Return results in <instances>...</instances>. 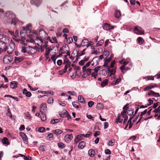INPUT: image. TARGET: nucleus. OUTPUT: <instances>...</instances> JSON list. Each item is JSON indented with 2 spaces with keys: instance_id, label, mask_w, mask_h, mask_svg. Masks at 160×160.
Listing matches in <instances>:
<instances>
[{
  "instance_id": "f257e3e1",
  "label": "nucleus",
  "mask_w": 160,
  "mask_h": 160,
  "mask_svg": "<svg viewBox=\"0 0 160 160\" xmlns=\"http://www.w3.org/2000/svg\"><path fill=\"white\" fill-rule=\"evenodd\" d=\"M48 35L43 30H41L39 32L38 37H36V40L38 41H40V43H43V39L45 38Z\"/></svg>"
},
{
  "instance_id": "f03ea898",
  "label": "nucleus",
  "mask_w": 160,
  "mask_h": 160,
  "mask_svg": "<svg viewBox=\"0 0 160 160\" xmlns=\"http://www.w3.org/2000/svg\"><path fill=\"white\" fill-rule=\"evenodd\" d=\"M15 17V15L11 12L7 11L5 14V18L7 20L8 23H10L11 19H12Z\"/></svg>"
},
{
  "instance_id": "7ed1b4c3",
  "label": "nucleus",
  "mask_w": 160,
  "mask_h": 160,
  "mask_svg": "<svg viewBox=\"0 0 160 160\" xmlns=\"http://www.w3.org/2000/svg\"><path fill=\"white\" fill-rule=\"evenodd\" d=\"M67 55H65L63 58V64L65 65L64 69L63 70V72H66L68 68V70L70 71V62L67 58Z\"/></svg>"
},
{
  "instance_id": "20e7f679",
  "label": "nucleus",
  "mask_w": 160,
  "mask_h": 160,
  "mask_svg": "<svg viewBox=\"0 0 160 160\" xmlns=\"http://www.w3.org/2000/svg\"><path fill=\"white\" fill-rule=\"evenodd\" d=\"M69 47L67 44H65L64 46L61 48L59 50V52L62 53H64L67 52V55L69 56V58H70V53L69 52Z\"/></svg>"
},
{
  "instance_id": "39448f33",
  "label": "nucleus",
  "mask_w": 160,
  "mask_h": 160,
  "mask_svg": "<svg viewBox=\"0 0 160 160\" xmlns=\"http://www.w3.org/2000/svg\"><path fill=\"white\" fill-rule=\"evenodd\" d=\"M5 33V32L3 33L0 34V42L8 43L9 42V39L8 37L4 34Z\"/></svg>"
},
{
  "instance_id": "423d86ee",
  "label": "nucleus",
  "mask_w": 160,
  "mask_h": 160,
  "mask_svg": "<svg viewBox=\"0 0 160 160\" xmlns=\"http://www.w3.org/2000/svg\"><path fill=\"white\" fill-rule=\"evenodd\" d=\"M15 44L13 42H11L9 46L7 47L6 50L8 53L10 54L12 53L15 48Z\"/></svg>"
},
{
  "instance_id": "0eeeda50",
  "label": "nucleus",
  "mask_w": 160,
  "mask_h": 160,
  "mask_svg": "<svg viewBox=\"0 0 160 160\" xmlns=\"http://www.w3.org/2000/svg\"><path fill=\"white\" fill-rule=\"evenodd\" d=\"M94 64L93 60L88 61L85 65L82 67V69L85 70L86 68H92V67L94 66Z\"/></svg>"
},
{
  "instance_id": "6e6552de",
  "label": "nucleus",
  "mask_w": 160,
  "mask_h": 160,
  "mask_svg": "<svg viewBox=\"0 0 160 160\" xmlns=\"http://www.w3.org/2000/svg\"><path fill=\"white\" fill-rule=\"evenodd\" d=\"M12 60V58L9 56H6L3 58V62L4 63L7 64L11 62Z\"/></svg>"
},
{
  "instance_id": "1a4fd4ad",
  "label": "nucleus",
  "mask_w": 160,
  "mask_h": 160,
  "mask_svg": "<svg viewBox=\"0 0 160 160\" xmlns=\"http://www.w3.org/2000/svg\"><path fill=\"white\" fill-rule=\"evenodd\" d=\"M135 32L138 34H142L144 33V30L141 27L136 26L134 28Z\"/></svg>"
},
{
  "instance_id": "9d476101",
  "label": "nucleus",
  "mask_w": 160,
  "mask_h": 160,
  "mask_svg": "<svg viewBox=\"0 0 160 160\" xmlns=\"http://www.w3.org/2000/svg\"><path fill=\"white\" fill-rule=\"evenodd\" d=\"M7 43L4 42H0V53L1 51L2 52L6 51V50Z\"/></svg>"
},
{
  "instance_id": "9b49d317",
  "label": "nucleus",
  "mask_w": 160,
  "mask_h": 160,
  "mask_svg": "<svg viewBox=\"0 0 160 160\" xmlns=\"http://www.w3.org/2000/svg\"><path fill=\"white\" fill-rule=\"evenodd\" d=\"M79 56V55L78 54V51L76 50H74L71 54V59L73 60L75 59L76 60L78 59V58Z\"/></svg>"
},
{
  "instance_id": "f8f14e48",
  "label": "nucleus",
  "mask_w": 160,
  "mask_h": 160,
  "mask_svg": "<svg viewBox=\"0 0 160 160\" xmlns=\"http://www.w3.org/2000/svg\"><path fill=\"white\" fill-rule=\"evenodd\" d=\"M81 45L82 47L86 46L87 47L90 45L87 39L83 40L81 43Z\"/></svg>"
},
{
  "instance_id": "ddd939ff",
  "label": "nucleus",
  "mask_w": 160,
  "mask_h": 160,
  "mask_svg": "<svg viewBox=\"0 0 160 160\" xmlns=\"http://www.w3.org/2000/svg\"><path fill=\"white\" fill-rule=\"evenodd\" d=\"M28 54H33L37 52L36 49L33 48V47L29 46L28 47Z\"/></svg>"
},
{
  "instance_id": "4468645a",
  "label": "nucleus",
  "mask_w": 160,
  "mask_h": 160,
  "mask_svg": "<svg viewBox=\"0 0 160 160\" xmlns=\"http://www.w3.org/2000/svg\"><path fill=\"white\" fill-rule=\"evenodd\" d=\"M22 93L25 95L26 97H30L32 95L31 93L29 91H28L27 90L24 88L22 91Z\"/></svg>"
},
{
  "instance_id": "2eb2a0df",
  "label": "nucleus",
  "mask_w": 160,
  "mask_h": 160,
  "mask_svg": "<svg viewBox=\"0 0 160 160\" xmlns=\"http://www.w3.org/2000/svg\"><path fill=\"white\" fill-rule=\"evenodd\" d=\"M19 134L24 141L28 142L27 137L24 133L21 132Z\"/></svg>"
},
{
  "instance_id": "dca6fc26",
  "label": "nucleus",
  "mask_w": 160,
  "mask_h": 160,
  "mask_svg": "<svg viewBox=\"0 0 160 160\" xmlns=\"http://www.w3.org/2000/svg\"><path fill=\"white\" fill-rule=\"evenodd\" d=\"M26 28L24 27L22 28V29L21 31L20 32V35L22 37H25L27 34Z\"/></svg>"
},
{
  "instance_id": "f3484780",
  "label": "nucleus",
  "mask_w": 160,
  "mask_h": 160,
  "mask_svg": "<svg viewBox=\"0 0 160 160\" xmlns=\"http://www.w3.org/2000/svg\"><path fill=\"white\" fill-rule=\"evenodd\" d=\"M82 71L83 72H85L87 75L89 76H90L91 74V71L92 70V69L91 68H87L86 69H82Z\"/></svg>"
},
{
  "instance_id": "a211bd4d",
  "label": "nucleus",
  "mask_w": 160,
  "mask_h": 160,
  "mask_svg": "<svg viewBox=\"0 0 160 160\" xmlns=\"http://www.w3.org/2000/svg\"><path fill=\"white\" fill-rule=\"evenodd\" d=\"M60 116L61 117H68V119H69V115L68 113V112L66 110H64L62 111V114H59Z\"/></svg>"
},
{
  "instance_id": "6ab92c4d",
  "label": "nucleus",
  "mask_w": 160,
  "mask_h": 160,
  "mask_svg": "<svg viewBox=\"0 0 160 160\" xmlns=\"http://www.w3.org/2000/svg\"><path fill=\"white\" fill-rule=\"evenodd\" d=\"M18 82L16 81H12L11 82L10 87L12 89H15L17 87Z\"/></svg>"
},
{
  "instance_id": "aec40b11",
  "label": "nucleus",
  "mask_w": 160,
  "mask_h": 160,
  "mask_svg": "<svg viewBox=\"0 0 160 160\" xmlns=\"http://www.w3.org/2000/svg\"><path fill=\"white\" fill-rule=\"evenodd\" d=\"M31 3L37 6H38L41 3L40 0H32L31 2Z\"/></svg>"
},
{
  "instance_id": "412c9836",
  "label": "nucleus",
  "mask_w": 160,
  "mask_h": 160,
  "mask_svg": "<svg viewBox=\"0 0 160 160\" xmlns=\"http://www.w3.org/2000/svg\"><path fill=\"white\" fill-rule=\"evenodd\" d=\"M28 47H25L22 46L21 48V51L23 53H27L28 54Z\"/></svg>"
},
{
  "instance_id": "4be33fe9",
  "label": "nucleus",
  "mask_w": 160,
  "mask_h": 160,
  "mask_svg": "<svg viewBox=\"0 0 160 160\" xmlns=\"http://www.w3.org/2000/svg\"><path fill=\"white\" fill-rule=\"evenodd\" d=\"M47 108V105L45 103H43L42 104V106L40 108V111L41 112H43V111L46 110Z\"/></svg>"
},
{
  "instance_id": "5701e85b",
  "label": "nucleus",
  "mask_w": 160,
  "mask_h": 160,
  "mask_svg": "<svg viewBox=\"0 0 160 160\" xmlns=\"http://www.w3.org/2000/svg\"><path fill=\"white\" fill-rule=\"evenodd\" d=\"M103 29L106 30H110L113 28L112 26H111L108 23H105L103 27Z\"/></svg>"
},
{
  "instance_id": "b1692460",
  "label": "nucleus",
  "mask_w": 160,
  "mask_h": 160,
  "mask_svg": "<svg viewBox=\"0 0 160 160\" xmlns=\"http://www.w3.org/2000/svg\"><path fill=\"white\" fill-rule=\"evenodd\" d=\"M23 57H15L14 61L16 63H18L22 61L23 59Z\"/></svg>"
},
{
  "instance_id": "393cba45",
  "label": "nucleus",
  "mask_w": 160,
  "mask_h": 160,
  "mask_svg": "<svg viewBox=\"0 0 160 160\" xmlns=\"http://www.w3.org/2000/svg\"><path fill=\"white\" fill-rule=\"evenodd\" d=\"M18 20L17 18H16L15 17L12 19H11L10 22L9 23L11 24H13L14 25H16L17 23L18 22Z\"/></svg>"
},
{
  "instance_id": "a878e982",
  "label": "nucleus",
  "mask_w": 160,
  "mask_h": 160,
  "mask_svg": "<svg viewBox=\"0 0 160 160\" xmlns=\"http://www.w3.org/2000/svg\"><path fill=\"white\" fill-rule=\"evenodd\" d=\"M85 146V142L84 141L80 142L78 145V148L80 149H82Z\"/></svg>"
},
{
  "instance_id": "bb28decb",
  "label": "nucleus",
  "mask_w": 160,
  "mask_h": 160,
  "mask_svg": "<svg viewBox=\"0 0 160 160\" xmlns=\"http://www.w3.org/2000/svg\"><path fill=\"white\" fill-rule=\"evenodd\" d=\"M147 112V110L146 109L144 111H143V112H142L141 113L140 115V118L139 119L138 122H137V123H138V122H139L141 121V119L142 118V116L143 115H144Z\"/></svg>"
},
{
  "instance_id": "cd10ccee",
  "label": "nucleus",
  "mask_w": 160,
  "mask_h": 160,
  "mask_svg": "<svg viewBox=\"0 0 160 160\" xmlns=\"http://www.w3.org/2000/svg\"><path fill=\"white\" fill-rule=\"evenodd\" d=\"M2 142L3 144L9 145V142L8 141V139L6 137L3 138L2 140Z\"/></svg>"
},
{
  "instance_id": "c85d7f7f",
  "label": "nucleus",
  "mask_w": 160,
  "mask_h": 160,
  "mask_svg": "<svg viewBox=\"0 0 160 160\" xmlns=\"http://www.w3.org/2000/svg\"><path fill=\"white\" fill-rule=\"evenodd\" d=\"M78 101L81 103H83L85 102L83 98L81 95L78 96Z\"/></svg>"
},
{
  "instance_id": "c756f323",
  "label": "nucleus",
  "mask_w": 160,
  "mask_h": 160,
  "mask_svg": "<svg viewBox=\"0 0 160 160\" xmlns=\"http://www.w3.org/2000/svg\"><path fill=\"white\" fill-rule=\"evenodd\" d=\"M89 156L91 157H93L95 154V152L94 149H91L89 150L88 152Z\"/></svg>"
},
{
  "instance_id": "7c9ffc66",
  "label": "nucleus",
  "mask_w": 160,
  "mask_h": 160,
  "mask_svg": "<svg viewBox=\"0 0 160 160\" xmlns=\"http://www.w3.org/2000/svg\"><path fill=\"white\" fill-rule=\"evenodd\" d=\"M52 132L56 135H59L62 133V131L59 129H57L52 131Z\"/></svg>"
},
{
  "instance_id": "2f4dec72",
  "label": "nucleus",
  "mask_w": 160,
  "mask_h": 160,
  "mask_svg": "<svg viewBox=\"0 0 160 160\" xmlns=\"http://www.w3.org/2000/svg\"><path fill=\"white\" fill-rule=\"evenodd\" d=\"M47 39L49 41L52 43H53L54 42H55L56 43H57V39L55 37L53 38H52V39H51L50 38V37H48L47 38Z\"/></svg>"
},
{
  "instance_id": "473e14b6",
  "label": "nucleus",
  "mask_w": 160,
  "mask_h": 160,
  "mask_svg": "<svg viewBox=\"0 0 160 160\" xmlns=\"http://www.w3.org/2000/svg\"><path fill=\"white\" fill-rule=\"evenodd\" d=\"M122 120V119L121 118V116L119 114L118 117L116 119V122L117 123L118 122L121 123Z\"/></svg>"
},
{
  "instance_id": "72a5a7b5",
  "label": "nucleus",
  "mask_w": 160,
  "mask_h": 160,
  "mask_svg": "<svg viewBox=\"0 0 160 160\" xmlns=\"http://www.w3.org/2000/svg\"><path fill=\"white\" fill-rule=\"evenodd\" d=\"M52 50V49L51 47H48V48H47L45 52V53L46 54V55L48 56L50 51Z\"/></svg>"
},
{
  "instance_id": "f704fd0d",
  "label": "nucleus",
  "mask_w": 160,
  "mask_h": 160,
  "mask_svg": "<svg viewBox=\"0 0 160 160\" xmlns=\"http://www.w3.org/2000/svg\"><path fill=\"white\" fill-rule=\"evenodd\" d=\"M116 17L117 18H118L121 15V12L119 10H116L115 14Z\"/></svg>"
},
{
  "instance_id": "c9c22d12",
  "label": "nucleus",
  "mask_w": 160,
  "mask_h": 160,
  "mask_svg": "<svg viewBox=\"0 0 160 160\" xmlns=\"http://www.w3.org/2000/svg\"><path fill=\"white\" fill-rule=\"evenodd\" d=\"M97 108L99 109H102L103 108V105L101 103H98L97 104Z\"/></svg>"
},
{
  "instance_id": "e433bc0d",
  "label": "nucleus",
  "mask_w": 160,
  "mask_h": 160,
  "mask_svg": "<svg viewBox=\"0 0 160 160\" xmlns=\"http://www.w3.org/2000/svg\"><path fill=\"white\" fill-rule=\"evenodd\" d=\"M72 105L76 108H78L80 106V104L77 102H72Z\"/></svg>"
},
{
  "instance_id": "4c0bfd02",
  "label": "nucleus",
  "mask_w": 160,
  "mask_h": 160,
  "mask_svg": "<svg viewBox=\"0 0 160 160\" xmlns=\"http://www.w3.org/2000/svg\"><path fill=\"white\" fill-rule=\"evenodd\" d=\"M40 117L42 121H44L46 120V116L43 113V112H42V114L41 115Z\"/></svg>"
},
{
  "instance_id": "58836bf2",
  "label": "nucleus",
  "mask_w": 160,
  "mask_h": 160,
  "mask_svg": "<svg viewBox=\"0 0 160 160\" xmlns=\"http://www.w3.org/2000/svg\"><path fill=\"white\" fill-rule=\"evenodd\" d=\"M120 116H122L123 118H128V117L126 114V111L125 110H124L123 112H121Z\"/></svg>"
},
{
  "instance_id": "ea45409f",
  "label": "nucleus",
  "mask_w": 160,
  "mask_h": 160,
  "mask_svg": "<svg viewBox=\"0 0 160 160\" xmlns=\"http://www.w3.org/2000/svg\"><path fill=\"white\" fill-rule=\"evenodd\" d=\"M121 81V78H119L118 79H117L113 82V85H116L118 84Z\"/></svg>"
},
{
  "instance_id": "a19ab883",
  "label": "nucleus",
  "mask_w": 160,
  "mask_h": 160,
  "mask_svg": "<svg viewBox=\"0 0 160 160\" xmlns=\"http://www.w3.org/2000/svg\"><path fill=\"white\" fill-rule=\"evenodd\" d=\"M137 40L138 41V43L139 44H142L143 42H144V39L141 37H138Z\"/></svg>"
},
{
  "instance_id": "79ce46f5",
  "label": "nucleus",
  "mask_w": 160,
  "mask_h": 160,
  "mask_svg": "<svg viewBox=\"0 0 160 160\" xmlns=\"http://www.w3.org/2000/svg\"><path fill=\"white\" fill-rule=\"evenodd\" d=\"M104 43V41L103 40H101L99 41L96 44V47L102 45Z\"/></svg>"
},
{
  "instance_id": "37998d69",
  "label": "nucleus",
  "mask_w": 160,
  "mask_h": 160,
  "mask_svg": "<svg viewBox=\"0 0 160 160\" xmlns=\"http://www.w3.org/2000/svg\"><path fill=\"white\" fill-rule=\"evenodd\" d=\"M108 84V80H105L103 81L101 83V86L102 87H104L106 86Z\"/></svg>"
},
{
  "instance_id": "c03bdc74",
  "label": "nucleus",
  "mask_w": 160,
  "mask_h": 160,
  "mask_svg": "<svg viewBox=\"0 0 160 160\" xmlns=\"http://www.w3.org/2000/svg\"><path fill=\"white\" fill-rule=\"evenodd\" d=\"M134 113V110L132 109H131L129 110L128 109L127 112L129 116L132 115Z\"/></svg>"
},
{
  "instance_id": "a18cd8bd",
  "label": "nucleus",
  "mask_w": 160,
  "mask_h": 160,
  "mask_svg": "<svg viewBox=\"0 0 160 160\" xmlns=\"http://www.w3.org/2000/svg\"><path fill=\"white\" fill-rule=\"evenodd\" d=\"M59 121V119H55L52 120L50 122V123L52 124H54L57 123Z\"/></svg>"
},
{
  "instance_id": "49530a36",
  "label": "nucleus",
  "mask_w": 160,
  "mask_h": 160,
  "mask_svg": "<svg viewBox=\"0 0 160 160\" xmlns=\"http://www.w3.org/2000/svg\"><path fill=\"white\" fill-rule=\"evenodd\" d=\"M46 147L45 145H41L39 148L40 150L42 151H44L45 150Z\"/></svg>"
},
{
  "instance_id": "de8ad7c7",
  "label": "nucleus",
  "mask_w": 160,
  "mask_h": 160,
  "mask_svg": "<svg viewBox=\"0 0 160 160\" xmlns=\"http://www.w3.org/2000/svg\"><path fill=\"white\" fill-rule=\"evenodd\" d=\"M58 147L61 148H64L65 147V145L62 142H59L58 143Z\"/></svg>"
},
{
  "instance_id": "09e8293b",
  "label": "nucleus",
  "mask_w": 160,
  "mask_h": 160,
  "mask_svg": "<svg viewBox=\"0 0 160 160\" xmlns=\"http://www.w3.org/2000/svg\"><path fill=\"white\" fill-rule=\"evenodd\" d=\"M53 100L52 97H49L48 100V102L49 104H51L53 102Z\"/></svg>"
},
{
  "instance_id": "8fccbe9b",
  "label": "nucleus",
  "mask_w": 160,
  "mask_h": 160,
  "mask_svg": "<svg viewBox=\"0 0 160 160\" xmlns=\"http://www.w3.org/2000/svg\"><path fill=\"white\" fill-rule=\"evenodd\" d=\"M28 86L30 88V89L32 91H36L38 89V88H33V87H32L29 84H28Z\"/></svg>"
},
{
  "instance_id": "3c124183",
  "label": "nucleus",
  "mask_w": 160,
  "mask_h": 160,
  "mask_svg": "<svg viewBox=\"0 0 160 160\" xmlns=\"http://www.w3.org/2000/svg\"><path fill=\"white\" fill-rule=\"evenodd\" d=\"M46 95H48L49 94H51L52 95H53V93L52 91L51 90H49L48 91H45V93Z\"/></svg>"
},
{
  "instance_id": "603ef678",
  "label": "nucleus",
  "mask_w": 160,
  "mask_h": 160,
  "mask_svg": "<svg viewBox=\"0 0 160 160\" xmlns=\"http://www.w3.org/2000/svg\"><path fill=\"white\" fill-rule=\"evenodd\" d=\"M94 102L93 101H89L88 102V105L89 107H91L94 105Z\"/></svg>"
},
{
  "instance_id": "864d4df0",
  "label": "nucleus",
  "mask_w": 160,
  "mask_h": 160,
  "mask_svg": "<svg viewBox=\"0 0 160 160\" xmlns=\"http://www.w3.org/2000/svg\"><path fill=\"white\" fill-rule=\"evenodd\" d=\"M28 37H29L30 39L32 40H33V38L34 37V36L33 34H30L28 35Z\"/></svg>"
},
{
  "instance_id": "5fc2aeb1",
  "label": "nucleus",
  "mask_w": 160,
  "mask_h": 160,
  "mask_svg": "<svg viewBox=\"0 0 160 160\" xmlns=\"http://www.w3.org/2000/svg\"><path fill=\"white\" fill-rule=\"evenodd\" d=\"M109 52L108 51H105L103 53V55L105 56V58L108 57L109 55Z\"/></svg>"
},
{
  "instance_id": "6e6d98bb",
  "label": "nucleus",
  "mask_w": 160,
  "mask_h": 160,
  "mask_svg": "<svg viewBox=\"0 0 160 160\" xmlns=\"http://www.w3.org/2000/svg\"><path fill=\"white\" fill-rule=\"evenodd\" d=\"M15 41L17 42H20V43L22 44H23L25 46L27 45V44L26 43H25L23 42L22 41H21V40L19 39H16Z\"/></svg>"
},
{
  "instance_id": "4d7b16f0",
  "label": "nucleus",
  "mask_w": 160,
  "mask_h": 160,
  "mask_svg": "<svg viewBox=\"0 0 160 160\" xmlns=\"http://www.w3.org/2000/svg\"><path fill=\"white\" fill-rule=\"evenodd\" d=\"M101 67L100 66H97L94 68L93 69L94 72L96 73H98Z\"/></svg>"
},
{
  "instance_id": "13d9d810",
  "label": "nucleus",
  "mask_w": 160,
  "mask_h": 160,
  "mask_svg": "<svg viewBox=\"0 0 160 160\" xmlns=\"http://www.w3.org/2000/svg\"><path fill=\"white\" fill-rule=\"evenodd\" d=\"M82 135V134H80V135H78L77 136V138H78V140L81 141L82 140L83 138V137L81 135Z\"/></svg>"
},
{
  "instance_id": "bf43d9fd",
  "label": "nucleus",
  "mask_w": 160,
  "mask_h": 160,
  "mask_svg": "<svg viewBox=\"0 0 160 160\" xmlns=\"http://www.w3.org/2000/svg\"><path fill=\"white\" fill-rule=\"evenodd\" d=\"M91 75L92 77H94V78H96L97 76H98L97 73H96L95 72L91 74Z\"/></svg>"
},
{
  "instance_id": "052dcab7",
  "label": "nucleus",
  "mask_w": 160,
  "mask_h": 160,
  "mask_svg": "<svg viewBox=\"0 0 160 160\" xmlns=\"http://www.w3.org/2000/svg\"><path fill=\"white\" fill-rule=\"evenodd\" d=\"M148 104H147L146 105L147 106H149L152 104L153 102V101L152 100H151V99H149L148 100Z\"/></svg>"
},
{
  "instance_id": "680f3d73",
  "label": "nucleus",
  "mask_w": 160,
  "mask_h": 160,
  "mask_svg": "<svg viewBox=\"0 0 160 160\" xmlns=\"http://www.w3.org/2000/svg\"><path fill=\"white\" fill-rule=\"evenodd\" d=\"M120 68L122 72L123 73H124L125 72H124V71L125 68V66L124 65H123L121 66L120 67Z\"/></svg>"
},
{
  "instance_id": "e2e57ef3",
  "label": "nucleus",
  "mask_w": 160,
  "mask_h": 160,
  "mask_svg": "<svg viewBox=\"0 0 160 160\" xmlns=\"http://www.w3.org/2000/svg\"><path fill=\"white\" fill-rule=\"evenodd\" d=\"M25 115L27 118H31V117L30 116V114L29 112H28L25 113Z\"/></svg>"
},
{
  "instance_id": "0e129e2a",
  "label": "nucleus",
  "mask_w": 160,
  "mask_h": 160,
  "mask_svg": "<svg viewBox=\"0 0 160 160\" xmlns=\"http://www.w3.org/2000/svg\"><path fill=\"white\" fill-rule=\"evenodd\" d=\"M114 143V140H111L110 141L108 142V145L109 146L113 145Z\"/></svg>"
},
{
  "instance_id": "69168bd1",
  "label": "nucleus",
  "mask_w": 160,
  "mask_h": 160,
  "mask_svg": "<svg viewBox=\"0 0 160 160\" xmlns=\"http://www.w3.org/2000/svg\"><path fill=\"white\" fill-rule=\"evenodd\" d=\"M44 130H45L44 128L42 127H40L39 128L38 131L39 132H43V131H44Z\"/></svg>"
},
{
  "instance_id": "338daca9",
  "label": "nucleus",
  "mask_w": 160,
  "mask_h": 160,
  "mask_svg": "<svg viewBox=\"0 0 160 160\" xmlns=\"http://www.w3.org/2000/svg\"><path fill=\"white\" fill-rule=\"evenodd\" d=\"M24 159L25 160H31L32 159L31 157H30L29 156H28V157L24 156Z\"/></svg>"
},
{
  "instance_id": "774afa93",
  "label": "nucleus",
  "mask_w": 160,
  "mask_h": 160,
  "mask_svg": "<svg viewBox=\"0 0 160 160\" xmlns=\"http://www.w3.org/2000/svg\"><path fill=\"white\" fill-rule=\"evenodd\" d=\"M160 112V106L156 109H155L153 111V112Z\"/></svg>"
}]
</instances>
